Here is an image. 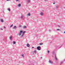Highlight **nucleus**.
<instances>
[{"label":"nucleus","mask_w":65,"mask_h":65,"mask_svg":"<svg viewBox=\"0 0 65 65\" xmlns=\"http://www.w3.org/2000/svg\"><path fill=\"white\" fill-rule=\"evenodd\" d=\"M62 45H61V46H55V47L56 49H59V48H61L62 46Z\"/></svg>","instance_id":"obj_1"},{"label":"nucleus","mask_w":65,"mask_h":65,"mask_svg":"<svg viewBox=\"0 0 65 65\" xmlns=\"http://www.w3.org/2000/svg\"><path fill=\"white\" fill-rule=\"evenodd\" d=\"M37 49L38 50V51H40L41 50V47L40 46H38L37 47Z\"/></svg>","instance_id":"obj_2"},{"label":"nucleus","mask_w":65,"mask_h":65,"mask_svg":"<svg viewBox=\"0 0 65 65\" xmlns=\"http://www.w3.org/2000/svg\"><path fill=\"white\" fill-rule=\"evenodd\" d=\"M22 33H23V34L21 36V37H22V38L23 37V36L24 35V34H25L26 33V31H24L23 32H22Z\"/></svg>","instance_id":"obj_3"},{"label":"nucleus","mask_w":65,"mask_h":65,"mask_svg":"<svg viewBox=\"0 0 65 65\" xmlns=\"http://www.w3.org/2000/svg\"><path fill=\"white\" fill-rule=\"evenodd\" d=\"M23 31H22V30L20 31V32L19 34V36H20V35H21V33H23Z\"/></svg>","instance_id":"obj_4"},{"label":"nucleus","mask_w":65,"mask_h":65,"mask_svg":"<svg viewBox=\"0 0 65 65\" xmlns=\"http://www.w3.org/2000/svg\"><path fill=\"white\" fill-rule=\"evenodd\" d=\"M49 62L50 63H51V64H53V61H51V60H49Z\"/></svg>","instance_id":"obj_5"},{"label":"nucleus","mask_w":65,"mask_h":65,"mask_svg":"<svg viewBox=\"0 0 65 65\" xmlns=\"http://www.w3.org/2000/svg\"><path fill=\"white\" fill-rule=\"evenodd\" d=\"M0 21L1 22H2V23H3V21H4L3 20V19H1Z\"/></svg>","instance_id":"obj_6"},{"label":"nucleus","mask_w":65,"mask_h":65,"mask_svg":"<svg viewBox=\"0 0 65 65\" xmlns=\"http://www.w3.org/2000/svg\"><path fill=\"white\" fill-rule=\"evenodd\" d=\"M52 54H53V55H54L55 56V55H56V54H55V51H54L52 52Z\"/></svg>","instance_id":"obj_7"},{"label":"nucleus","mask_w":65,"mask_h":65,"mask_svg":"<svg viewBox=\"0 0 65 65\" xmlns=\"http://www.w3.org/2000/svg\"><path fill=\"white\" fill-rule=\"evenodd\" d=\"M26 28H27V26H24L23 27V29H26Z\"/></svg>","instance_id":"obj_8"},{"label":"nucleus","mask_w":65,"mask_h":65,"mask_svg":"<svg viewBox=\"0 0 65 65\" xmlns=\"http://www.w3.org/2000/svg\"><path fill=\"white\" fill-rule=\"evenodd\" d=\"M55 7H56V9H57L58 7H59V6L58 5H56V6Z\"/></svg>","instance_id":"obj_9"},{"label":"nucleus","mask_w":65,"mask_h":65,"mask_svg":"<svg viewBox=\"0 0 65 65\" xmlns=\"http://www.w3.org/2000/svg\"><path fill=\"white\" fill-rule=\"evenodd\" d=\"M55 59L56 60H57V57H56V54L55 55Z\"/></svg>","instance_id":"obj_10"},{"label":"nucleus","mask_w":65,"mask_h":65,"mask_svg":"<svg viewBox=\"0 0 65 65\" xmlns=\"http://www.w3.org/2000/svg\"><path fill=\"white\" fill-rule=\"evenodd\" d=\"M26 45L27 47H29L30 46V45L29 44H27Z\"/></svg>","instance_id":"obj_11"},{"label":"nucleus","mask_w":65,"mask_h":65,"mask_svg":"<svg viewBox=\"0 0 65 65\" xmlns=\"http://www.w3.org/2000/svg\"><path fill=\"white\" fill-rule=\"evenodd\" d=\"M34 53H35V54H36V50H35L34 51Z\"/></svg>","instance_id":"obj_12"},{"label":"nucleus","mask_w":65,"mask_h":65,"mask_svg":"<svg viewBox=\"0 0 65 65\" xmlns=\"http://www.w3.org/2000/svg\"><path fill=\"white\" fill-rule=\"evenodd\" d=\"M27 15H29V16H30V15H31V14L30 13H28Z\"/></svg>","instance_id":"obj_13"},{"label":"nucleus","mask_w":65,"mask_h":65,"mask_svg":"<svg viewBox=\"0 0 65 65\" xmlns=\"http://www.w3.org/2000/svg\"><path fill=\"white\" fill-rule=\"evenodd\" d=\"M12 36H11L10 37V40H11L12 39Z\"/></svg>","instance_id":"obj_14"},{"label":"nucleus","mask_w":65,"mask_h":65,"mask_svg":"<svg viewBox=\"0 0 65 65\" xmlns=\"http://www.w3.org/2000/svg\"><path fill=\"white\" fill-rule=\"evenodd\" d=\"M40 15H43V13L42 12L40 13Z\"/></svg>","instance_id":"obj_15"},{"label":"nucleus","mask_w":65,"mask_h":65,"mask_svg":"<svg viewBox=\"0 0 65 65\" xmlns=\"http://www.w3.org/2000/svg\"><path fill=\"white\" fill-rule=\"evenodd\" d=\"M30 0H28L27 1V2L28 3H30Z\"/></svg>","instance_id":"obj_16"},{"label":"nucleus","mask_w":65,"mask_h":65,"mask_svg":"<svg viewBox=\"0 0 65 65\" xmlns=\"http://www.w3.org/2000/svg\"><path fill=\"white\" fill-rule=\"evenodd\" d=\"M8 10H9V11H10V8H8Z\"/></svg>","instance_id":"obj_17"},{"label":"nucleus","mask_w":65,"mask_h":65,"mask_svg":"<svg viewBox=\"0 0 65 65\" xmlns=\"http://www.w3.org/2000/svg\"><path fill=\"white\" fill-rule=\"evenodd\" d=\"M16 28H17V26H14V28L16 29Z\"/></svg>","instance_id":"obj_18"},{"label":"nucleus","mask_w":65,"mask_h":65,"mask_svg":"<svg viewBox=\"0 0 65 65\" xmlns=\"http://www.w3.org/2000/svg\"><path fill=\"white\" fill-rule=\"evenodd\" d=\"M56 30L57 31H61V30L59 29H57Z\"/></svg>","instance_id":"obj_19"},{"label":"nucleus","mask_w":65,"mask_h":65,"mask_svg":"<svg viewBox=\"0 0 65 65\" xmlns=\"http://www.w3.org/2000/svg\"><path fill=\"white\" fill-rule=\"evenodd\" d=\"M12 26H13V24H12V25H11L10 27L11 28V27H12Z\"/></svg>","instance_id":"obj_20"},{"label":"nucleus","mask_w":65,"mask_h":65,"mask_svg":"<svg viewBox=\"0 0 65 65\" xmlns=\"http://www.w3.org/2000/svg\"><path fill=\"white\" fill-rule=\"evenodd\" d=\"M21 4H18V6H19V7H20V6H21Z\"/></svg>","instance_id":"obj_21"},{"label":"nucleus","mask_w":65,"mask_h":65,"mask_svg":"<svg viewBox=\"0 0 65 65\" xmlns=\"http://www.w3.org/2000/svg\"><path fill=\"white\" fill-rule=\"evenodd\" d=\"M15 43H16L14 41H13V44H15Z\"/></svg>","instance_id":"obj_22"},{"label":"nucleus","mask_w":65,"mask_h":65,"mask_svg":"<svg viewBox=\"0 0 65 65\" xmlns=\"http://www.w3.org/2000/svg\"><path fill=\"white\" fill-rule=\"evenodd\" d=\"M47 52H48V54H50V51L49 50L47 51Z\"/></svg>","instance_id":"obj_23"},{"label":"nucleus","mask_w":65,"mask_h":65,"mask_svg":"<svg viewBox=\"0 0 65 65\" xmlns=\"http://www.w3.org/2000/svg\"><path fill=\"white\" fill-rule=\"evenodd\" d=\"M23 18V15H22L21 16V18Z\"/></svg>","instance_id":"obj_24"},{"label":"nucleus","mask_w":65,"mask_h":65,"mask_svg":"<svg viewBox=\"0 0 65 65\" xmlns=\"http://www.w3.org/2000/svg\"><path fill=\"white\" fill-rule=\"evenodd\" d=\"M39 44L40 45H42V44H43V43H40Z\"/></svg>","instance_id":"obj_25"},{"label":"nucleus","mask_w":65,"mask_h":65,"mask_svg":"<svg viewBox=\"0 0 65 65\" xmlns=\"http://www.w3.org/2000/svg\"><path fill=\"white\" fill-rule=\"evenodd\" d=\"M63 61H61V62H60V64H63Z\"/></svg>","instance_id":"obj_26"},{"label":"nucleus","mask_w":65,"mask_h":65,"mask_svg":"<svg viewBox=\"0 0 65 65\" xmlns=\"http://www.w3.org/2000/svg\"><path fill=\"white\" fill-rule=\"evenodd\" d=\"M0 29H1V30H3V29H2V28H0Z\"/></svg>","instance_id":"obj_27"},{"label":"nucleus","mask_w":65,"mask_h":65,"mask_svg":"<svg viewBox=\"0 0 65 65\" xmlns=\"http://www.w3.org/2000/svg\"><path fill=\"white\" fill-rule=\"evenodd\" d=\"M22 27V26H21V25L19 26V27Z\"/></svg>","instance_id":"obj_28"},{"label":"nucleus","mask_w":65,"mask_h":65,"mask_svg":"<svg viewBox=\"0 0 65 65\" xmlns=\"http://www.w3.org/2000/svg\"><path fill=\"white\" fill-rule=\"evenodd\" d=\"M4 28H5H5H6V27H5V26H4Z\"/></svg>","instance_id":"obj_29"},{"label":"nucleus","mask_w":65,"mask_h":65,"mask_svg":"<svg viewBox=\"0 0 65 65\" xmlns=\"http://www.w3.org/2000/svg\"><path fill=\"white\" fill-rule=\"evenodd\" d=\"M32 48H34V47H32Z\"/></svg>","instance_id":"obj_30"},{"label":"nucleus","mask_w":65,"mask_h":65,"mask_svg":"<svg viewBox=\"0 0 65 65\" xmlns=\"http://www.w3.org/2000/svg\"><path fill=\"white\" fill-rule=\"evenodd\" d=\"M22 57H24V55L23 54L22 55Z\"/></svg>","instance_id":"obj_31"},{"label":"nucleus","mask_w":65,"mask_h":65,"mask_svg":"<svg viewBox=\"0 0 65 65\" xmlns=\"http://www.w3.org/2000/svg\"><path fill=\"white\" fill-rule=\"evenodd\" d=\"M16 1H19V0H16Z\"/></svg>","instance_id":"obj_32"},{"label":"nucleus","mask_w":65,"mask_h":65,"mask_svg":"<svg viewBox=\"0 0 65 65\" xmlns=\"http://www.w3.org/2000/svg\"><path fill=\"white\" fill-rule=\"evenodd\" d=\"M53 4H55V3H53Z\"/></svg>","instance_id":"obj_33"},{"label":"nucleus","mask_w":65,"mask_h":65,"mask_svg":"<svg viewBox=\"0 0 65 65\" xmlns=\"http://www.w3.org/2000/svg\"><path fill=\"white\" fill-rule=\"evenodd\" d=\"M9 0H7V1H9Z\"/></svg>","instance_id":"obj_34"},{"label":"nucleus","mask_w":65,"mask_h":65,"mask_svg":"<svg viewBox=\"0 0 65 65\" xmlns=\"http://www.w3.org/2000/svg\"><path fill=\"white\" fill-rule=\"evenodd\" d=\"M49 31L50 32V31H51V30H49Z\"/></svg>","instance_id":"obj_35"},{"label":"nucleus","mask_w":65,"mask_h":65,"mask_svg":"<svg viewBox=\"0 0 65 65\" xmlns=\"http://www.w3.org/2000/svg\"><path fill=\"white\" fill-rule=\"evenodd\" d=\"M44 1L45 2L46 1V0H44Z\"/></svg>","instance_id":"obj_36"},{"label":"nucleus","mask_w":65,"mask_h":65,"mask_svg":"<svg viewBox=\"0 0 65 65\" xmlns=\"http://www.w3.org/2000/svg\"><path fill=\"white\" fill-rule=\"evenodd\" d=\"M64 33H65V31H64Z\"/></svg>","instance_id":"obj_37"},{"label":"nucleus","mask_w":65,"mask_h":65,"mask_svg":"<svg viewBox=\"0 0 65 65\" xmlns=\"http://www.w3.org/2000/svg\"><path fill=\"white\" fill-rule=\"evenodd\" d=\"M58 27H60V26H58Z\"/></svg>","instance_id":"obj_38"},{"label":"nucleus","mask_w":65,"mask_h":65,"mask_svg":"<svg viewBox=\"0 0 65 65\" xmlns=\"http://www.w3.org/2000/svg\"><path fill=\"white\" fill-rule=\"evenodd\" d=\"M41 59H42V57H41Z\"/></svg>","instance_id":"obj_39"}]
</instances>
